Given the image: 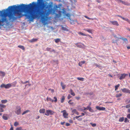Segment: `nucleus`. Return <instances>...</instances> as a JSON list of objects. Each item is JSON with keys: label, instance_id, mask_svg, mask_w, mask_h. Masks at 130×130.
Returning <instances> with one entry per match:
<instances>
[{"label": "nucleus", "instance_id": "1", "mask_svg": "<svg viewBox=\"0 0 130 130\" xmlns=\"http://www.w3.org/2000/svg\"><path fill=\"white\" fill-rule=\"evenodd\" d=\"M36 6V3L33 2L28 5L22 4L17 6L16 5L10 6L6 10H4L2 11L0 10V28L3 26L6 22H8L6 17L8 16L10 20H14L17 18L14 16V14L17 15L18 18H20L25 16L26 18L31 21L36 18V8L34 10H29L33 7Z\"/></svg>", "mask_w": 130, "mask_h": 130}, {"label": "nucleus", "instance_id": "2", "mask_svg": "<svg viewBox=\"0 0 130 130\" xmlns=\"http://www.w3.org/2000/svg\"><path fill=\"white\" fill-rule=\"evenodd\" d=\"M15 112L17 115H19L21 113V108L20 106H17L16 107Z\"/></svg>", "mask_w": 130, "mask_h": 130}, {"label": "nucleus", "instance_id": "3", "mask_svg": "<svg viewBox=\"0 0 130 130\" xmlns=\"http://www.w3.org/2000/svg\"><path fill=\"white\" fill-rule=\"evenodd\" d=\"M55 113L54 111L50 110H46V111L45 115L46 116H48L49 115H52L54 114Z\"/></svg>", "mask_w": 130, "mask_h": 130}, {"label": "nucleus", "instance_id": "4", "mask_svg": "<svg viewBox=\"0 0 130 130\" xmlns=\"http://www.w3.org/2000/svg\"><path fill=\"white\" fill-rule=\"evenodd\" d=\"M54 100L50 98L47 97L46 98V100L47 101H49L52 102H55L56 103L57 101V100L56 97H54Z\"/></svg>", "mask_w": 130, "mask_h": 130}, {"label": "nucleus", "instance_id": "5", "mask_svg": "<svg viewBox=\"0 0 130 130\" xmlns=\"http://www.w3.org/2000/svg\"><path fill=\"white\" fill-rule=\"evenodd\" d=\"M122 91L124 93H130V90L127 89L126 88H124L121 89Z\"/></svg>", "mask_w": 130, "mask_h": 130}, {"label": "nucleus", "instance_id": "6", "mask_svg": "<svg viewBox=\"0 0 130 130\" xmlns=\"http://www.w3.org/2000/svg\"><path fill=\"white\" fill-rule=\"evenodd\" d=\"M6 107V106L5 105L0 104V112H3L4 111V110L3 108H5Z\"/></svg>", "mask_w": 130, "mask_h": 130}, {"label": "nucleus", "instance_id": "7", "mask_svg": "<svg viewBox=\"0 0 130 130\" xmlns=\"http://www.w3.org/2000/svg\"><path fill=\"white\" fill-rule=\"evenodd\" d=\"M61 112H63V115L64 117L65 118H67V116L68 115V114L67 113L66 111V110H64L63 111H61Z\"/></svg>", "mask_w": 130, "mask_h": 130}, {"label": "nucleus", "instance_id": "8", "mask_svg": "<svg viewBox=\"0 0 130 130\" xmlns=\"http://www.w3.org/2000/svg\"><path fill=\"white\" fill-rule=\"evenodd\" d=\"M121 76H120L119 77V79L120 80H122L124 79L126 76H127L128 75V74H125V73H124L122 74H121Z\"/></svg>", "mask_w": 130, "mask_h": 130}, {"label": "nucleus", "instance_id": "9", "mask_svg": "<svg viewBox=\"0 0 130 130\" xmlns=\"http://www.w3.org/2000/svg\"><path fill=\"white\" fill-rule=\"evenodd\" d=\"M110 22L113 25H116L117 26H119V24H118V22L117 21H110Z\"/></svg>", "mask_w": 130, "mask_h": 130}, {"label": "nucleus", "instance_id": "10", "mask_svg": "<svg viewBox=\"0 0 130 130\" xmlns=\"http://www.w3.org/2000/svg\"><path fill=\"white\" fill-rule=\"evenodd\" d=\"M81 44H82V45H83V46H85V45H84L82 43H75V44L77 47L82 48H83V47L82 45H81Z\"/></svg>", "mask_w": 130, "mask_h": 130}, {"label": "nucleus", "instance_id": "11", "mask_svg": "<svg viewBox=\"0 0 130 130\" xmlns=\"http://www.w3.org/2000/svg\"><path fill=\"white\" fill-rule=\"evenodd\" d=\"M96 108L97 109L100 110H105L106 109V108L104 107H101L99 106H96Z\"/></svg>", "mask_w": 130, "mask_h": 130}, {"label": "nucleus", "instance_id": "12", "mask_svg": "<svg viewBox=\"0 0 130 130\" xmlns=\"http://www.w3.org/2000/svg\"><path fill=\"white\" fill-rule=\"evenodd\" d=\"M60 85L62 87V89L64 90L66 87V85L64 84L63 82H61Z\"/></svg>", "mask_w": 130, "mask_h": 130}, {"label": "nucleus", "instance_id": "13", "mask_svg": "<svg viewBox=\"0 0 130 130\" xmlns=\"http://www.w3.org/2000/svg\"><path fill=\"white\" fill-rule=\"evenodd\" d=\"M120 2H121L122 3V4H123L125 5H127V6L130 5V4L128 3L127 2H125L122 1V0H120Z\"/></svg>", "mask_w": 130, "mask_h": 130}, {"label": "nucleus", "instance_id": "14", "mask_svg": "<svg viewBox=\"0 0 130 130\" xmlns=\"http://www.w3.org/2000/svg\"><path fill=\"white\" fill-rule=\"evenodd\" d=\"M72 112L73 114L75 113L77 115H78L79 114V112L77 111L75 109H73L72 110Z\"/></svg>", "mask_w": 130, "mask_h": 130}, {"label": "nucleus", "instance_id": "15", "mask_svg": "<svg viewBox=\"0 0 130 130\" xmlns=\"http://www.w3.org/2000/svg\"><path fill=\"white\" fill-rule=\"evenodd\" d=\"M12 85L11 84H8L6 85H5V88L6 89H8L11 87Z\"/></svg>", "mask_w": 130, "mask_h": 130}, {"label": "nucleus", "instance_id": "16", "mask_svg": "<svg viewBox=\"0 0 130 130\" xmlns=\"http://www.w3.org/2000/svg\"><path fill=\"white\" fill-rule=\"evenodd\" d=\"M69 92L73 96H74L75 95V93L73 92V90L72 89H70V90Z\"/></svg>", "mask_w": 130, "mask_h": 130}, {"label": "nucleus", "instance_id": "17", "mask_svg": "<svg viewBox=\"0 0 130 130\" xmlns=\"http://www.w3.org/2000/svg\"><path fill=\"white\" fill-rule=\"evenodd\" d=\"M45 109H41L39 110V112L40 113H44L45 112Z\"/></svg>", "mask_w": 130, "mask_h": 130}, {"label": "nucleus", "instance_id": "18", "mask_svg": "<svg viewBox=\"0 0 130 130\" xmlns=\"http://www.w3.org/2000/svg\"><path fill=\"white\" fill-rule=\"evenodd\" d=\"M122 19L123 20L127 21L129 24H130V20L126 18L123 17Z\"/></svg>", "mask_w": 130, "mask_h": 130}, {"label": "nucleus", "instance_id": "19", "mask_svg": "<svg viewBox=\"0 0 130 130\" xmlns=\"http://www.w3.org/2000/svg\"><path fill=\"white\" fill-rule=\"evenodd\" d=\"M65 96H62L61 98V103H63V102L65 100Z\"/></svg>", "mask_w": 130, "mask_h": 130}, {"label": "nucleus", "instance_id": "20", "mask_svg": "<svg viewBox=\"0 0 130 130\" xmlns=\"http://www.w3.org/2000/svg\"><path fill=\"white\" fill-rule=\"evenodd\" d=\"M88 109L89 111L90 112H93L94 111L90 107V106H88Z\"/></svg>", "mask_w": 130, "mask_h": 130}, {"label": "nucleus", "instance_id": "21", "mask_svg": "<svg viewBox=\"0 0 130 130\" xmlns=\"http://www.w3.org/2000/svg\"><path fill=\"white\" fill-rule=\"evenodd\" d=\"M78 34L79 35H82L85 36H87V34H84L81 32H78Z\"/></svg>", "mask_w": 130, "mask_h": 130}, {"label": "nucleus", "instance_id": "22", "mask_svg": "<svg viewBox=\"0 0 130 130\" xmlns=\"http://www.w3.org/2000/svg\"><path fill=\"white\" fill-rule=\"evenodd\" d=\"M77 79L79 80L83 81L84 80V78L83 77H77Z\"/></svg>", "mask_w": 130, "mask_h": 130}, {"label": "nucleus", "instance_id": "23", "mask_svg": "<svg viewBox=\"0 0 130 130\" xmlns=\"http://www.w3.org/2000/svg\"><path fill=\"white\" fill-rule=\"evenodd\" d=\"M84 30L86 31H87V32H89L90 33L92 34V30L91 29H84Z\"/></svg>", "mask_w": 130, "mask_h": 130}, {"label": "nucleus", "instance_id": "24", "mask_svg": "<svg viewBox=\"0 0 130 130\" xmlns=\"http://www.w3.org/2000/svg\"><path fill=\"white\" fill-rule=\"evenodd\" d=\"M7 100H2L1 102L2 104H5L7 103Z\"/></svg>", "mask_w": 130, "mask_h": 130}, {"label": "nucleus", "instance_id": "25", "mask_svg": "<svg viewBox=\"0 0 130 130\" xmlns=\"http://www.w3.org/2000/svg\"><path fill=\"white\" fill-rule=\"evenodd\" d=\"M5 75V73L4 72L0 71V76H4Z\"/></svg>", "mask_w": 130, "mask_h": 130}, {"label": "nucleus", "instance_id": "26", "mask_svg": "<svg viewBox=\"0 0 130 130\" xmlns=\"http://www.w3.org/2000/svg\"><path fill=\"white\" fill-rule=\"evenodd\" d=\"M18 47L19 48L22 49V50H24L25 49L24 47L22 45H18Z\"/></svg>", "mask_w": 130, "mask_h": 130}, {"label": "nucleus", "instance_id": "27", "mask_svg": "<svg viewBox=\"0 0 130 130\" xmlns=\"http://www.w3.org/2000/svg\"><path fill=\"white\" fill-rule=\"evenodd\" d=\"M55 41L56 43H58L60 41V39L59 38H57L55 39Z\"/></svg>", "mask_w": 130, "mask_h": 130}, {"label": "nucleus", "instance_id": "28", "mask_svg": "<svg viewBox=\"0 0 130 130\" xmlns=\"http://www.w3.org/2000/svg\"><path fill=\"white\" fill-rule=\"evenodd\" d=\"M119 39H122L124 41H126L127 42V40L126 38L121 37L120 38H119Z\"/></svg>", "mask_w": 130, "mask_h": 130}, {"label": "nucleus", "instance_id": "29", "mask_svg": "<svg viewBox=\"0 0 130 130\" xmlns=\"http://www.w3.org/2000/svg\"><path fill=\"white\" fill-rule=\"evenodd\" d=\"M124 120V117H122L120 118L119 120V121L120 122H122Z\"/></svg>", "mask_w": 130, "mask_h": 130}, {"label": "nucleus", "instance_id": "30", "mask_svg": "<svg viewBox=\"0 0 130 130\" xmlns=\"http://www.w3.org/2000/svg\"><path fill=\"white\" fill-rule=\"evenodd\" d=\"M17 84V82L15 81L12 83V86H13L14 87H15L16 85Z\"/></svg>", "mask_w": 130, "mask_h": 130}, {"label": "nucleus", "instance_id": "31", "mask_svg": "<svg viewBox=\"0 0 130 130\" xmlns=\"http://www.w3.org/2000/svg\"><path fill=\"white\" fill-rule=\"evenodd\" d=\"M120 84H118L117 85L115 86V90H116L117 89H118V88L120 86Z\"/></svg>", "mask_w": 130, "mask_h": 130}, {"label": "nucleus", "instance_id": "32", "mask_svg": "<svg viewBox=\"0 0 130 130\" xmlns=\"http://www.w3.org/2000/svg\"><path fill=\"white\" fill-rule=\"evenodd\" d=\"M5 114L3 116V119L5 120H6L8 119V118L7 117L5 116Z\"/></svg>", "mask_w": 130, "mask_h": 130}, {"label": "nucleus", "instance_id": "33", "mask_svg": "<svg viewBox=\"0 0 130 130\" xmlns=\"http://www.w3.org/2000/svg\"><path fill=\"white\" fill-rule=\"evenodd\" d=\"M38 39H31L30 41V42H32L36 41Z\"/></svg>", "mask_w": 130, "mask_h": 130}, {"label": "nucleus", "instance_id": "34", "mask_svg": "<svg viewBox=\"0 0 130 130\" xmlns=\"http://www.w3.org/2000/svg\"><path fill=\"white\" fill-rule=\"evenodd\" d=\"M29 111V110H26L25 111H24L22 114V115H24L27 113Z\"/></svg>", "mask_w": 130, "mask_h": 130}, {"label": "nucleus", "instance_id": "35", "mask_svg": "<svg viewBox=\"0 0 130 130\" xmlns=\"http://www.w3.org/2000/svg\"><path fill=\"white\" fill-rule=\"evenodd\" d=\"M72 101V100H70L68 102V103L69 104H70V105H72L74 103V102H72V103H71V102Z\"/></svg>", "mask_w": 130, "mask_h": 130}, {"label": "nucleus", "instance_id": "36", "mask_svg": "<svg viewBox=\"0 0 130 130\" xmlns=\"http://www.w3.org/2000/svg\"><path fill=\"white\" fill-rule=\"evenodd\" d=\"M122 95V94H116V97L117 98H119Z\"/></svg>", "mask_w": 130, "mask_h": 130}, {"label": "nucleus", "instance_id": "37", "mask_svg": "<svg viewBox=\"0 0 130 130\" xmlns=\"http://www.w3.org/2000/svg\"><path fill=\"white\" fill-rule=\"evenodd\" d=\"M90 124L93 127H95L96 126V124L95 123L93 124L92 123H91Z\"/></svg>", "mask_w": 130, "mask_h": 130}, {"label": "nucleus", "instance_id": "38", "mask_svg": "<svg viewBox=\"0 0 130 130\" xmlns=\"http://www.w3.org/2000/svg\"><path fill=\"white\" fill-rule=\"evenodd\" d=\"M19 124L18 122H15L14 123V125L15 126H17L18 125H19Z\"/></svg>", "mask_w": 130, "mask_h": 130}, {"label": "nucleus", "instance_id": "39", "mask_svg": "<svg viewBox=\"0 0 130 130\" xmlns=\"http://www.w3.org/2000/svg\"><path fill=\"white\" fill-rule=\"evenodd\" d=\"M129 122V120L127 118H125L124 122L125 123L126 122Z\"/></svg>", "mask_w": 130, "mask_h": 130}, {"label": "nucleus", "instance_id": "40", "mask_svg": "<svg viewBox=\"0 0 130 130\" xmlns=\"http://www.w3.org/2000/svg\"><path fill=\"white\" fill-rule=\"evenodd\" d=\"M85 18H87V19H89V20H93V18H89V17H88L87 16H85Z\"/></svg>", "mask_w": 130, "mask_h": 130}, {"label": "nucleus", "instance_id": "41", "mask_svg": "<svg viewBox=\"0 0 130 130\" xmlns=\"http://www.w3.org/2000/svg\"><path fill=\"white\" fill-rule=\"evenodd\" d=\"M0 87L1 88L3 87L5 88V84H2L0 86Z\"/></svg>", "mask_w": 130, "mask_h": 130}, {"label": "nucleus", "instance_id": "42", "mask_svg": "<svg viewBox=\"0 0 130 130\" xmlns=\"http://www.w3.org/2000/svg\"><path fill=\"white\" fill-rule=\"evenodd\" d=\"M62 29L64 30H67V28L66 27H62Z\"/></svg>", "mask_w": 130, "mask_h": 130}, {"label": "nucleus", "instance_id": "43", "mask_svg": "<svg viewBox=\"0 0 130 130\" xmlns=\"http://www.w3.org/2000/svg\"><path fill=\"white\" fill-rule=\"evenodd\" d=\"M70 23L72 24H74V21L73 20H71L70 21Z\"/></svg>", "mask_w": 130, "mask_h": 130}, {"label": "nucleus", "instance_id": "44", "mask_svg": "<svg viewBox=\"0 0 130 130\" xmlns=\"http://www.w3.org/2000/svg\"><path fill=\"white\" fill-rule=\"evenodd\" d=\"M22 127H18L16 128V130H21Z\"/></svg>", "mask_w": 130, "mask_h": 130}, {"label": "nucleus", "instance_id": "45", "mask_svg": "<svg viewBox=\"0 0 130 130\" xmlns=\"http://www.w3.org/2000/svg\"><path fill=\"white\" fill-rule=\"evenodd\" d=\"M72 97V96H71V95L69 94L68 95V96L67 98H68V99H70Z\"/></svg>", "mask_w": 130, "mask_h": 130}, {"label": "nucleus", "instance_id": "46", "mask_svg": "<svg viewBox=\"0 0 130 130\" xmlns=\"http://www.w3.org/2000/svg\"><path fill=\"white\" fill-rule=\"evenodd\" d=\"M51 49V48H50L47 47L46 48V50L47 51H50Z\"/></svg>", "mask_w": 130, "mask_h": 130}, {"label": "nucleus", "instance_id": "47", "mask_svg": "<svg viewBox=\"0 0 130 130\" xmlns=\"http://www.w3.org/2000/svg\"><path fill=\"white\" fill-rule=\"evenodd\" d=\"M126 108H128L130 107V104H129L128 105H127L126 106Z\"/></svg>", "mask_w": 130, "mask_h": 130}, {"label": "nucleus", "instance_id": "48", "mask_svg": "<svg viewBox=\"0 0 130 130\" xmlns=\"http://www.w3.org/2000/svg\"><path fill=\"white\" fill-rule=\"evenodd\" d=\"M127 117L128 119H130V114H128L127 116Z\"/></svg>", "mask_w": 130, "mask_h": 130}, {"label": "nucleus", "instance_id": "49", "mask_svg": "<svg viewBox=\"0 0 130 130\" xmlns=\"http://www.w3.org/2000/svg\"><path fill=\"white\" fill-rule=\"evenodd\" d=\"M75 98L77 100H79L80 98V97H75Z\"/></svg>", "mask_w": 130, "mask_h": 130}, {"label": "nucleus", "instance_id": "50", "mask_svg": "<svg viewBox=\"0 0 130 130\" xmlns=\"http://www.w3.org/2000/svg\"><path fill=\"white\" fill-rule=\"evenodd\" d=\"M29 81H27L25 82H24V84H26L27 83H29Z\"/></svg>", "mask_w": 130, "mask_h": 130}, {"label": "nucleus", "instance_id": "51", "mask_svg": "<svg viewBox=\"0 0 130 130\" xmlns=\"http://www.w3.org/2000/svg\"><path fill=\"white\" fill-rule=\"evenodd\" d=\"M82 65V64L81 63V62H79L78 63V65H79V66L81 67Z\"/></svg>", "mask_w": 130, "mask_h": 130}, {"label": "nucleus", "instance_id": "52", "mask_svg": "<svg viewBox=\"0 0 130 130\" xmlns=\"http://www.w3.org/2000/svg\"><path fill=\"white\" fill-rule=\"evenodd\" d=\"M83 108H84V110H88V106L87 107H84Z\"/></svg>", "mask_w": 130, "mask_h": 130}, {"label": "nucleus", "instance_id": "53", "mask_svg": "<svg viewBox=\"0 0 130 130\" xmlns=\"http://www.w3.org/2000/svg\"><path fill=\"white\" fill-rule=\"evenodd\" d=\"M83 119L82 118H80L79 119H78L77 120H78L79 121H82Z\"/></svg>", "mask_w": 130, "mask_h": 130}, {"label": "nucleus", "instance_id": "54", "mask_svg": "<svg viewBox=\"0 0 130 130\" xmlns=\"http://www.w3.org/2000/svg\"><path fill=\"white\" fill-rule=\"evenodd\" d=\"M31 85V84H26L25 85V87H26L27 86H30Z\"/></svg>", "mask_w": 130, "mask_h": 130}, {"label": "nucleus", "instance_id": "55", "mask_svg": "<svg viewBox=\"0 0 130 130\" xmlns=\"http://www.w3.org/2000/svg\"><path fill=\"white\" fill-rule=\"evenodd\" d=\"M81 62V63L83 64H84L85 63V61H80Z\"/></svg>", "mask_w": 130, "mask_h": 130}, {"label": "nucleus", "instance_id": "56", "mask_svg": "<svg viewBox=\"0 0 130 130\" xmlns=\"http://www.w3.org/2000/svg\"><path fill=\"white\" fill-rule=\"evenodd\" d=\"M70 125V124L69 123H66V125L67 126H69Z\"/></svg>", "mask_w": 130, "mask_h": 130}, {"label": "nucleus", "instance_id": "57", "mask_svg": "<svg viewBox=\"0 0 130 130\" xmlns=\"http://www.w3.org/2000/svg\"><path fill=\"white\" fill-rule=\"evenodd\" d=\"M116 16L118 17H119L121 18L122 19V18H123V17H122L121 16L119 15H116Z\"/></svg>", "mask_w": 130, "mask_h": 130}, {"label": "nucleus", "instance_id": "58", "mask_svg": "<svg viewBox=\"0 0 130 130\" xmlns=\"http://www.w3.org/2000/svg\"><path fill=\"white\" fill-rule=\"evenodd\" d=\"M114 37L116 38V39H119V38L116 35H115L114 36Z\"/></svg>", "mask_w": 130, "mask_h": 130}, {"label": "nucleus", "instance_id": "59", "mask_svg": "<svg viewBox=\"0 0 130 130\" xmlns=\"http://www.w3.org/2000/svg\"><path fill=\"white\" fill-rule=\"evenodd\" d=\"M65 123V122H61V124L62 125H63V124H64Z\"/></svg>", "mask_w": 130, "mask_h": 130}, {"label": "nucleus", "instance_id": "60", "mask_svg": "<svg viewBox=\"0 0 130 130\" xmlns=\"http://www.w3.org/2000/svg\"><path fill=\"white\" fill-rule=\"evenodd\" d=\"M51 52H53L54 53H55V51L54 49H53L52 50L50 51Z\"/></svg>", "mask_w": 130, "mask_h": 130}, {"label": "nucleus", "instance_id": "61", "mask_svg": "<svg viewBox=\"0 0 130 130\" xmlns=\"http://www.w3.org/2000/svg\"><path fill=\"white\" fill-rule=\"evenodd\" d=\"M69 122L70 123H72L73 122V121L71 120H69Z\"/></svg>", "mask_w": 130, "mask_h": 130}, {"label": "nucleus", "instance_id": "62", "mask_svg": "<svg viewBox=\"0 0 130 130\" xmlns=\"http://www.w3.org/2000/svg\"><path fill=\"white\" fill-rule=\"evenodd\" d=\"M51 91V92L52 93H53L54 92V90L53 89H52Z\"/></svg>", "mask_w": 130, "mask_h": 130}, {"label": "nucleus", "instance_id": "63", "mask_svg": "<svg viewBox=\"0 0 130 130\" xmlns=\"http://www.w3.org/2000/svg\"><path fill=\"white\" fill-rule=\"evenodd\" d=\"M81 115H82V116H84L85 115V114L84 113L82 112L81 113Z\"/></svg>", "mask_w": 130, "mask_h": 130}, {"label": "nucleus", "instance_id": "64", "mask_svg": "<svg viewBox=\"0 0 130 130\" xmlns=\"http://www.w3.org/2000/svg\"><path fill=\"white\" fill-rule=\"evenodd\" d=\"M9 130H13V127H11Z\"/></svg>", "mask_w": 130, "mask_h": 130}]
</instances>
